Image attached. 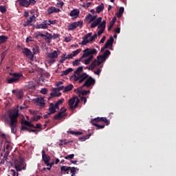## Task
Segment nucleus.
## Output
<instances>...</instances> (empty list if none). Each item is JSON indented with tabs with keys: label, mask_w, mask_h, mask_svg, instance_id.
Segmentation results:
<instances>
[{
	"label": "nucleus",
	"mask_w": 176,
	"mask_h": 176,
	"mask_svg": "<svg viewBox=\"0 0 176 176\" xmlns=\"http://www.w3.org/2000/svg\"><path fill=\"white\" fill-rule=\"evenodd\" d=\"M46 77H47V78H50V74H48V73H47V74H46Z\"/></svg>",
	"instance_id": "54"
},
{
	"label": "nucleus",
	"mask_w": 176,
	"mask_h": 176,
	"mask_svg": "<svg viewBox=\"0 0 176 176\" xmlns=\"http://www.w3.org/2000/svg\"><path fill=\"white\" fill-rule=\"evenodd\" d=\"M34 72H35V70L34 69H31L29 71V74H34Z\"/></svg>",
	"instance_id": "50"
},
{
	"label": "nucleus",
	"mask_w": 176,
	"mask_h": 176,
	"mask_svg": "<svg viewBox=\"0 0 176 176\" xmlns=\"http://www.w3.org/2000/svg\"><path fill=\"white\" fill-rule=\"evenodd\" d=\"M41 38H43V39H45V41L50 43V40L52 39V34L46 32L45 34H43V33L41 34Z\"/></svg>",
	"instance_id": "15"
},
{
	"label": "nucleus",
	"mask_w": 176,
	"mask_h": 176,
	"mask_svg": "<svg viewBox=\"0 0 176 176\" xmlns=\"http://www.w3.org/2000/svg\"><path fill=\"white\" fill-rule=\"evenodd\" d=\"M65 42H71V37H65Z\"/></svg>",
	"instance_id": "46"
},
{
	"label": "nucleus",
	"mask_w": 176,
	"mask_h": 176,
	"mask_svg": "<svg viewBox=\"0 0 176 176\" xmlns=\"http://www.w3.org/2000/svg\"><path fill=\"white\" fill-rule=\"evenodd\" d=\"M113 45V37L110 36L105 43V47H111Z\"/></svg>",
	"instance_id": "18"
},
{
	"label": "nucleus",
	"mask_w": 176,
	"mask_h": 176,
	"mask_svg": "<svg viewBox=\"0 0 176 176\" xmlns=\"http://www.w3.org/2000/svg\"><path fill=\"white\" fill-rule=\"evenodd\" d=\"M85 19L87 20H89L88 23L90 24V23H93V21H96V19H97V14L96 15H91V14H88L86 16Z\"/></svg>",
	"instance_id": "14"
},
{
	"label": "nucleus",
	"mask_w": 176,
	"mask_h": 176,
	"mask_svg": "<svg viewBox=\"0 0 176 176\" xmlns=\"http://www.w3.org/2000/svg\"><path fill=\"white\" fill-rule=\"evenodd\" d=\"M49 64H54L56 63L55 58H51L48 60Z\"/></svg>",
	"instance_id": "40"
},
{
	"label": "nucleus",
	"mask_w": 176,
	"mask_h": 176,
	"mask_svg": "<svg viewBox=\"0 0 176 176\" xmlns=\"http://www.w3.org/2000/svg\"><path fill=\"white\" fill-rule=\"evenodd\" d=\"M56 6L58 8H63V6H64V2L59 1L57 3H56Z\"/></svg>",
	"instance_id": "36"
},
{
	"label": "nucleus",
	"mask_w": 176,
	"mask_h": 176,
	"mask_svg": "<svg viewBox=\"0 0 176 176\" xmlns=\"http://www.w3.org/2000/svg\"><path fill=\"white\" fill-rule=\"evenodd\" d=\"M113 38H116V35H114V36H113Z\"/></svg>",
	"instance_id": "58"
},
{
	"label": "nucleus",
	"mask_w": 176,
	"mask_h": 176,
	"mask_svg": "<svg viewBox=\"0 0 176 176\" xmlns=\"http://www.w3.org/2000/svg\"><path fill=\"white\" fill-rule=\"evenodd\" d=\"M1 49H2V50H5V49H6V46L2 45Z\"/></svg>",
	"instance_id": "52"
},
{
	"label": "nucleus",
	"mask_w": 176,
	"mask_h": 176,
	"mask_svg": "<svg viewBox=\"0 0 176 176\" xmlns=\"http://www.w3.org/2000/svg\"><path fill=\"white\" fill-rule=\"evenodd\" d=\"M102 56L107 60L111 56V51L106 50Z\"/></svg>",
	"instance_id": "30"
},
{
	"label": "nucleus",
	"mask_w": 176,
	"mask_h": 176,
	"mask_svg": "<svg viewBox=\"0 0 176 176\" xmlns=\"http://www.w3.org/2000/svg\"><path fill=\"white\" fill-rule=\"evenodd\" d=\"M103 32H104V30H101L99 29V30L98 31V34H96V35L98 36H100V35H102Z\"/></svg>",
	"instance_id": "44"
},
{
	"label": "nucleus",
	"mask_w": 176,
	"mask_h": 176,
	"mask_svg": "<svg viewBox=\"0 0 176 176\" xmlns=\"http://www.w3.org/2000/svg\"><path fill=\"white\" fill-rule=\"evenodd\" d=\"M60 35L58 34H54L53 36H52V39H57Z\"/></svg>",
	"instance_id": "41"
},
{
	"label": "nucleus",
	"mask_w": 176,
	"mask_h": 176,
	"mask_svg": "<svg viewBox=\"0 0 176 176\" xmlns=\"http://www.w3.org/2000/svg\"><path fill=\"white\" fill-rule=\"evenodd\" d=\"M39 86V84L38 82L30 81L29 82V87L28 89H35L36 87H38Z\"/></svg>",
	"instance_id": "23"
},
{
	"label": "nucleus",
	"mask_w": 176,
	"mask_h": 176,
	"mask_svg": "<svg viewBox=\"0 0 176 176\" xmlns=\"http://www.w3.org/2000/svg\"><path fill=\"white\" fill-rule=\"evenodd\" d=\"M34 19H36V17H35V15H32L30 17L29 19H27V21L25 22L23 25L25 27H28V25H32V21H34Z\"/></svg>",
	"instance_id": "17"
},
{
	"label": "nucleus",
	"mask_w": 176,
	"mask_h": 176,
	"mask_svg": "<svg viewBox=\"0 0 176 176\" xmlns=\"http://www.w3.org/2000/svg\"><path fill=\"white\" fill-rule=\"evenodd\" d=\"M35 3H36V1H35V0H29V6H30V5L34 6V5H35Z\"/></svg>",
	"instance_id": "39"
},
{
	"label": "nucleus",
	"mask_w": 176,
	"mask_h": 176,
	"mask_svg": "<svg viewBox=\"0 0 176 176\" xmlns=\"http://www.w3.org/2000/svg\"><path fill=\"white\" fill-rule=\"evenodd\" d=\"M80 2H83V0H80Z\"/></svg>",
	"instance_id": "59"
},
{
	"label": "nucleus",
	"mask_w": 176,
	"mask_h": 176,
	"mask_svg": "<svg viewBox=\"0 0 176 176\" xmlns=\"http://www.w3.org/2000/svg\"><path fill=\"white\" fill-rule=\"evenodd\" d=\"M96 47H97L98 49H100V47H98V45H96Z\"/></svg>",
	"instance_id": "57"
},
{
	"label": "nucleus",
	"mask_w": 176,
	"mask_h": 176,
	"mask_svg": "<svg viewBox=\"0 0 176 176\" xmlns=\"http://www.w3.org/2000/svg\"><path fill=\"white\" fill-rule=\"evenodd\" d=\"M9 39V37L6 36L1 35L0 36V45L6 43V41Z\"/></svg>",
	"instance_id": "24"
},
{
	"label": "nucleus",
	"mask_w": 176,
	"mask_h": 176,
	"mask_svg": "<svg viewBox=\"0 0 176 176\" xmlns=\"http://www.w3.org/2000/svg\"><path fill=\"white\" fill-rule=\"evenodd\" d=\"M83 71V67L80 66L74 72V82H78V83H82L85 79L89 77L86 73H82L80 74V72Z\"/></svg>",
	"instance_id": "2"
},
{
	"label": "nucleus",
	"mask_w": 176,
	"mask_h": 176,
	"mask_svg": "<svg viewBox=\"0 0 176 176\" xmlns=\"http://www.w3.org/2000/svg\"><path fill=\"white\" fill-rule=\"evenodd\" d=\"M110 1L113 3V2H115V0H110Z\"/></svg>",
	"instance_id": "56"
},
{
	"label": "nucleus",
	"mask_w": 176,
	"mask_h": 176,
	"mask_svg": "<svg viewBox=\"0 0 176 176\" xmlns=\"http://www.w3.org/2000/svg\"><path fill=\"white\" fill-rule=\"evenodd\" d=\"M47 25H52V24H56V21H51V20H49L48 22H47Z\"/></svg>",
	"instance_id": "42"
},
{
	"label": "nucleus",
	"mask_w": 176,
	"mask_h": 176,
	"mask_svg": "<svg viewBox=\"0 0 176 176\" xmlns=\"http://www.w3.org/2000/svg\"><path fill=\"white\" fill-rule=\"evenodd\" d=\"M97 53H98V51L94 48H87L83 50L82 56L77 60H78L79 63L82 61L85 65H89L91 60L94 58V56H97Z\"/></svg>",
	"instance_id": "1"
},
{
	"label": "nucleus",
	"mask_w": 176,
	"mask_h": 176,
	"mask_svg": "<svg viewBox=\"0 0 176 176\" xmlns=\"http://www.w3.org/2000/svg\"><path fill=\"white\" fill-rule=\"evenodd\" d=\"M22 53L26 57H29L30 58V60L34 59V54H32V52L31 51V50H30L27 47H25V48L23 49Z\"/></svg>",
	"instance_id": "7"
},
{
	"label": "nucleus",
	"mask_w": 176,
	"mask_h": 176,
	"mask_svg": "<svg viewBox=\"0 0 176 176\" xmlns=\"http://www.w3.org/2000/svg\"><path fill=\"white\" fill-rule=\"evenodd\" d=\"M64 83L63 81H60L59 82L56 83V86L57 89H74V85L70 84L66 87L61 86Z\"/></svg>",
	"instance_id": "11"
},
{
	"label": "nucleus",
	"mask_w": 176,
	"mask_h": 176,
	"mask_svg": "<svg viewBox=\"0 0 176 176\" xmlns=\"http://www.w3.org/2000/svg\"><path fill=\"white\" fill-rule=\"evenodd\" d=\"M19 2V6L23 8H28L30 6V2L28 0H17Z\"/></svg>",
	"instance_id": "16"
},
{
	"label": "nucleus",
	"mask_w": 176,
	"mask_h": 176,
	"mask_svg": "<svg viewBox=\"0 0 176 176\" xmlns=\"http://www.w3.org/2000/svg\"><path fill=\"white\" fill-rule=\"evenodd\" d=\"M23 16H24V17H25V18L28 17V16H30V12H28V11H25Z\"/></svg>",
	"instance_id": "45"
},
{
	"label": "nucleus",
	"mask_w": 176,
	"mask_h": 176,
	"mask_svg": "<svg viewBox=\"0 0 176 176\" xmlns=\"http://www.w3.org/2000/svg\"><path fill=\"white\" fill-rule=\"evenodd\" d=\"M71 17H78L79 16V11L78 9H74L69 12Z\"/></svg>",
	"instance_id": "19"
},
{
	"label": "nucleus",
	"mask_w": 176,
	"mask_h": 176,
	"mask_svg": "<svg viewBox=\"0 0 176 176\" xmlns=\"http://www.w3.org/2000/svg\"><path fill=\"white\" fill-rule=\"evenodd\" d=\"M32 54H33V57L34 56H35V54H38V53H39V47L38 46V45H34L32 47Z\"/></svg>",
	"instance_id": "21"
},
{
	"label": "nucleus",
	"mask_w": 176,
	"mask_h": 176,
	"mask_svg": "<svg viewBox=\"0 0 176 176\" xmlns=\"http://www.w3.org/2000/svg\"><path fill=\"white\" fill-rule=\"evenodd\" d=\"M108 47H105V45L101 48L100 52H104V50H105V49H107Z\"/></svg>",
	"instance_id": "49"
},
{
	"label": "nucleus",
	"mask_w": 176,
	"mask_h": 176,
	"mask_svg": "<svg viewBox=\"0 0 176 176\" xmlns=\"http://www.w3.org/2000/svg\"><path fill=\"white\" fill-rule=\"evenodd\" d=\"M94 85H96V80L92 78L91 76H89L86 78L85 83L81 87H79V89H82V87H91V86H94Z\"/></svg>",
	"instance_id": "4"
},
{
	"label": "nucleus",
	"mask_w": 176,
	"mask_h": 176,
	"mask_svg": "<svg viewBox=\"0 0 176 176\" xmlns=\"http://www.w3.org/2000/svg\"><path fill=\"white\" fill-rule=\"evenodd\" d=\"M105 27H107V21L103 20L102 23L98 25V30L105 31Z\"/></svg>",
	"instance_id": "20"
},
{
	"label": "nucleus",
	"mask_w": 176,
	"mask_h": 176,
	"mask_svg": "<svg viewBox=\"0 0 176 176\" xmlns=\"http://www.w3.org/2000/svg\"><path fill=\"white\" fill-rule=\"evenodd\" d=\"M91 32H89L85 35L82 37V41L81 43H79V45H87V43H89V42H93L94 41L95 38H97V33H95L93 36H91Z\"/></svg>",
	"instance_id": "3"
},
{
	"label": "nucleus",
	"mask_w": 176,
	"mask_h": 176,
	"mask_svg": "<svg viewBox=\"0 0 176 176\" xmlns=\"http://www.w3.org/2000/svg\"><path fill=\"white\" fill-rule=\"evenodd\" d=\"M34 40L32 39V36H29L26 38L25 42L26 43H28L29 42H32Z\"/></svg>",
	"instance_id": "38"
},
{
	"label": "nucleus",
	"mask_w": 176,
	"mask_h": 176,
	"mask_svg": "<svg viewBox=\"0 0 176 176\" xmlns=\"http://www.w3.org/2000/svg\"><path fill=\"white\" fill-rule=\"evenodd\" d=\"M98 65L94 60L91 63L89 67H87L88 69H90L91 71H93L94 68H97Z\"/></svg>",
	"instance_id": "26"
},
{
	"label": "nucleus",
	"mask_w": 176,
	"mask_h": 176,
	"mask_svg": "<svg viewBox=\"0 0 176 176\" xmlns=\"http://www.w3.org/2000/svg\"><path fill=\"white\" fill-rule=\"evenodd\" d=\"M23 77V74L21 73H14L13 74V77L10 78L7 80L8 83H16L20 80V78Z\"/></svg>",
	"instance_id": "6"
},
{
	"label": "nucleus",
	"mask_w": 176,
	"mask_h": 176,
	"mask_svg": "<svg viewBox=\"0 0 176 176\" xmlns=\"http://www.w3.org/2000/svg\"><path fill=\"white\" fill-rule=\"evenodd\" d=\"M124 12V7H120L118 12V17H122V15Z\"/></svg>",
	"instance_id": "33"
},
{
	"label": "nucleus",
	"mask_w": 176,
	"mask_h": 176,
	"mask_svg": "<svg viewBox=\"0 0 176 176\" xmlns=\"http://www.w3.org/2000/svg\"><path fill=\"white\" fill-rule=\"evenodd\" d=\"M6 54H8V50H6L4 52H3L1 54V63H2V60L5 59V57H6Z\"/></svg>",
	"instance_id": "31"
},
{
	"label": "nucleus",
	"mask_w": 176,
	"mask_h": 176,
	"mask_svg": "<svg viewBox=\"0 0 176 176\" xmlns=\"http://www.w3.org/2000/svg\"><path fill=\"white\" fill-rule=\"evenodd\" d=\"M101 21H102V18L100 16L91 23V28H96L97 25H100V24H101Z\"/></svg>",
	"instance_id": "12"
},
{
	"label": "nucleus",
	"mask_w": 176,
	"mask_h": 176,
	"mask_svg": "<svg viewBox=\"0 0 176 176\" xmlns=\"http://www.w3.org/2000/svg\"><path fill=\"white\" fill-rule=\"evenodd\" d=\"M116 23V17L113 18L109 25L108 31H111L112 30V27H113V24Z\"/></svg>",
	"instance_id": "25"
},
{
	"label": "nucleus",
	"mask_w": 176,
	"mask_h": 176,
	"mask_svg": "<svg viewBox=\"0 0 176 176\" xmlns=\"http://www.w3.org/2000/svg\"><path fill=\"white\" fill-rule=\"evenodd\" d=\"M74 57V55L72 54H69L66 56L67 60H70V58H72Z\"/></svg>",
	"instance_id": "43"
},
{
	"label": "nucleus",
	"mask_w": 176,
	"mask_h": 176,
	"mask_svg": "<svg viewBox=\"0 0 176 176\" xmlns=\"http://www.w3.org/2000/svg\"><path fill=\"white\" fill-rule=\"evenodd\" d=\"M67 54H63V56H61V58L59 60V63L60 64H63V63H64V61H65V60H67Z\"/></svg>",
	"instance_id": "32"
},
{
	"label": "nucleus",
	"mask_w": 176,
	"mask_h": 176,
	"mask_svg": "<svg viewBox=\"0 0 176 176\" xmlns=\"http://www.w3.org/2000/svg\"><path fill=\"white\" fill-rule=\"evenodd\" d=\"M72 65H74V67H76L77 65H80V63L78 59H76L72 62Z\"/></svg>",
	"instance_id": "35"
},
{
	"label": "nucleus",
	"mask_w": 176,
	"mask_h": 176,
	"mask_svg": "<svg viewBox=\"0 0 176 176\" xmlns=\"http://www.w3.org/2000/svg\"><path fill=\"white\" fill-rule=\"evenodd\" d=\"M0 12L1 13H6V8H5V6H0Z\"/></svg>",
	"instance_id": "37"
},
{
	"label": "nucleus",
	"mask_w": 176,
	"mask_h": 176,
	"mask_svg": "<svg viewBox=\"0 0 176 176\" xmlns=\"http://www.w3.org/2000/svg\"><path fill=\"white\" fill-rule=\"evenodd\" d=\"M79 47V45L78 44L74 45V47Z\"/></svg>",
	"instance_id": "55"
},
{
	"label": "nucleus",
	"mask_w": 176,
	"mask_h": 176,
	"mask_svg": "<svg viewBox=\"0 0 176 176\" xmlns=\"http://www.w3.org/2000/svg\"><path fill=\"white\" fill-rule=\"evenodd\" d=\"M91 13H93V14H94V13H96V10H94V9H92L90 10Z\"/></svg>",
	"instance_id": "51"
},
{
	"label": "nucleus",
	"mask_w": 176,
	"mask_h": 176,
	"mask_svg": "<svg viewBox=\"0 0 176 176\" xmlns=\"http://www.w3.org/2000/svg\"><path fill=\"white\" fill-rule=\"evenodd\" d=\"M107 59L103 57L102 55H99L97 56V59H95L94 61L97 64L98 67L101 66L102 63L105 62Z\"/></svg>",
	"instance_id": "9"
},
{
	"label": "nucleus",
	"mask_w": 176,
	"mask_h": 176,
	"mask_svg": "<svg viewBox=\"0 0 176 176\" xmlns=\"http://www.w3.org/2000/svg\"><path fill=\"white\" fill-rule=\"evenodd\" d=\"M78 27L82 28L83 27V21H78L77 22H73L67 26V30L68 31H74V30H75V28H78Z\"/></svg>",
	"instance_id": "5"
},
{
	"label": "nucleus",
	"mask_w": 176,
	"mask_h": 176,
	"mask_svg": "<svg viewBox=\"0 0 176 176\" xmlns=\"http://www.w3.org/2000/svg\"><path fill=\"white\" fill-rule=\"evenodd\" d=\"M72 71H74V69L69 67L67 69H65V71H63L61 72V76H67L69 74H70V72H72Z\"/></svg>",
	"instance_id": "22"
},
{
	"label": "nucleus",
	"mask_w": 176,
	"mask_h": 176,
	"mask_svg": "<svg viewBox=\"0 0 176 176\" xmlns=\"http://www.w3.org/2000/svg\"><path fill=\"white\" fill-rule=\"evenodd\" d=\"M102 67V65L99 66V68L96 71H94V74H95V75H98V76H100V74H101V72L102 71V69H101Z\"/></svg>",
	"instance_id": "29"
},
{
	"label": "nucleus",
	"mask_w": 176,
	"mask_h": 176,
	"mask_svg": "<svg viewBox=\"0 0 176 176\" xmlns=\"http://www.w3.org/2000/svg\"><path fill=\"white\" fill-rule=\"evenodd\" d=\"M102 10H104V3H102L96 8V13H101Z\"/></svg>",
	"instance_id": "27"
},
{
	"label": "nucleus",
	"mask_w": 176,
	"mask_h": 176,
	"mask_svg": "<svg viewBox=\"0 0 176 176\" xmlns=\"http://www.w3.org/2000/svg\"><path fill=\"white\" fill-rule=\"evenodd\" d=\"M61 52H60V50H54L53 51V52H50L47 54V56L49 57V58H57L58 57V56H60V54Z\"/></svg>",
	"instance_id": "10"
},
{
	"label": "nucleus",
	"mask_w": 176,
	"mask_h": 176,
	"mask_svg": "<svg viewBox=\"0 0 176 176\" xmlns=\"http://www.w3.org/2000/svg\"><path fill=\"white\" fill-rule=\"evenodd\" d=\"M115 32H116V34H120V28H117L115 30Z\"/></svg>",
	"instance_id": "47"
},
{
	"label": "nucleus",
	"mask_w": 176,
	"mask_h": 176,
	"mask_svg": "<svg viewBox=\"0 0 176 176\" xmlns=\"http://www.w3.org/2000/svg\"><path fill=\"white\" fill-rule=\"evenodd\" d=\"M60 11V8L53 6L49 7L47 10L48 14H52V13H58Z\"/></svg>",
	"instance_id": "13"
},
{
	"label": "nucleus",
	"mask_w": 176,
	"mask_h": 176,
	"mask_svg": "<svg viewBox=\"0 0 176 176\" xmlns=\"http://www.w3.org/2000/svg\"><path fill=\"white\" fill-rule=\"evenodd\" d=\"M80 52H82V49H78L74 52H72L73 56L75 57L76 56H78V54H79L80 53Z\"/></svg>",
	"instance_id": "34"
},
{
	"label": "nucleus",
	"mask_w": 176,
	"mask_h": 176,
	"mask_svg": "<svg viewBox=\"0 0 176 176\" xmlns=\"http://www.w3.org/2000/svg\"><path fill=\"white\" fill-rule=\"evenodd\" d=\"M111 9H112V6L111 5H109L108 6V10L109 11V10H111Z\"/></svg>",
	"instance_id": "53"
},
{
	"label": "nucleus",
	"mask_w": 176,
	"mask_h": 176,
	"mask_svg": "<svg viewBox=\"0 0 176 176\" xmlns=\"http://www.w3.org/2000/svg\"><path fill=\"white\" fill-rule=\"evenodd\" d=\"M106 37L103 36L101 40L100 41V43H104L105 42Z\"/></svg>",
	"instance_id": "48"
},
{
	"label": "nucleus",
	"mask_w": 176,
	"mask_h": 176,
	"mask_svg": "<svg viewBox=\"0 0 176 176\" xmlns=\"http://www.w3.org/2000/svg\"><path fill=\"white\" fill-rule=\"evenodd\" d=\"M42 32L38 31V32H36L35 33H34L33 34V36L34 38H35L36 39H38L39 40V37H42Z\"/></svg>",
	"instance_id": "28"
},
{
	"label": "nucleus",
	"mask_w": 176,
	"mask_h": 176,
	"mask_svg": "<svg viewBox=\"0 0 176 176\" xmlns=\"http://www.w3.org/2000/svg\"><path fill=\"white\" fill-rule=\"evenodd\" d=\"M34 1H38V0H34Z\"/></svg>",
	"instance_id": "60"
},
{
	"label": "nucleus",
	"mask_w": 176,
	"mask_h": 176,
	"mask_svg": "<svg viewBox=\"0 0 176 176\" xmlns=\"http://www.w3.org/2000/svg\"><path fill=\"white\" fill-rule=\"evenodd\" d=\"M47 25H48L47 21L45 20L41 23L37 24L36 25V30H47V28H49V26Z\"/></svg>",
	"instance_id": "8"
}]
</instances>
